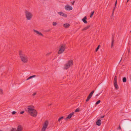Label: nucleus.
Segmentation results:
<instances>
[{"instance_id":"10","label":"nucleus","mask_w":131,"mask_h":131,"mask_svg":"<svg viewBox=\"0 0 131 131\" xmlns=\"http://www.w3.org/2000/svg\"><path fill=\"white\" fill-rule=\"evenodd\" d=\"M65 9L67 10H70L72 9V7L70 6L67 5L65 6Z\"/></svg>"},{"instance_id":"24","label":"nucleus","mask_w":131,"mask_h":131,"mask_svg":"<svg viewBox=\"0 0 131 131\" xmlns=\"http://www.w3.org/2000/svg\"><path fill=\"white\" fill-rule=\"evenodd\" d=\"M100 47V45H99L96 48V50H95V51L97 52L98 49H99V47Z\"/></svg>"},{"instance_id":"46","label":"nucleus","mask_w":131,"mask_h":131,"mask_svg":"<svg viewBox=\"0 0 131 131\" xmlns=\"http://www.w3.org/2000/svg\"><path fill=\"white\" fill-rule=\"evenodd\" d=\"M0 131H2V130H0Z\"/></svg>"},{"instance_id":"21","label":"nucleus","mask_w":131,"mask_h":131,"mask_svg":"<svg viewBox=\"0 0 131 131\" xmlns=\"http://www.w3.org/2000/svg\"><path fill=\"white\" fill-rule=\"evenodd\" d=\"M94 11H93V12H92L91 14L90 15V18L94 14Z\"/></svg>"},{"instance_id":"6","label":"nucleus","mask_w":131,"mask_h":131,"mask_svg":"<svg viewBox=\"0 0 131 131\" xmlns=\"http://www.w3.org/2000/svg\"><path fill=\"white\" fill-rule=\"evenodd\" d=\"M21 60V61L24 63H27L28 61V59L27 57L25 56H23L20 57Z\"/></svg>"},{"instance_id":"4","label":"nucleus","mask_w":131,"mask_h":131,"mask_svg":"<svg viewBox=\"0 0 131 131\" xmlns=\"http://www.w3.org/2000/svg\"><path fill=\"white\" fill-rule=\"evenodd\" d=\"M66 48L65 45L62 44L60 46V47L59 51L58 52V54H60L62 53L65 50Z\"/></svg>"},{"instance_id":"33","label":"nucleus","mask_w":131,"mask_h":131,"mask_svg":"<svg viewBox=\"0 0 131 131\" xmlns=\"http://www.w3.org/2000/svg\"><path fill=\"white\" fill-rule=\"evenodd\" d=\"M117 3V1L116 0V2H115V7H116V5Z\"/></svg>"},{"instance_id":"16","label":"nucleus","mask_w":131,"mask_h":131,"mask_svg":"<svg viewBox=\"0 0 131 131\" xmlns=\"http://www.w3.org/2000/svg\"><path fill=\"white\" fill-rule=\"evenodd\" d=\"M90 25H89L86 27H84L83 29H82V30L84 31L88 29L90 27Z\"/></svg>"},{"instance_id":"28","label":"nucleus","mask_w":131,"mask_h":131,"mask_svg":"<svg viewBox=\"0 0 131 131\" xmlns=\"http://www.w3.org/2000/svg\"><path fill=\"white\" fill-rule=\"evenodd\" d=\"M79 108H77L76 109V110L75 111V112H79Z\"/></svg>"},{"instance_id":"29","label":"nucleus","mask_w":131,"mask_h":131,"mask_svg":"<svg viewBox=\"0 0 131 131\" xmlns=\"http://www.w3.org/2000/svg\"><path fill=\"white\" fill-rule=\"evenodd\" d=\"M16 112L15 111H13L12 112V114L13 115H14L15 114H16Z\"/></svg>"},{"instance_id":"26","label":"nucleus","mask_w":131,"mask_h":131,"mask_svg":"<svg viewBox=\"0 0 131 131\" xmlns=\"http://www.w3.org/2000/svg\"><path fill=\"white\" fill-rule=\"evenodd\" d=\"M57 24V23H56V22H53L52 24L53 26H56V25Z\"/></svg>"},{"instance_id":"23","label":"nucleus","mask_w":131,"mask_h":131,"mask_svg":"<svg viewBox=\"0 0 131 131\" xmlns=\"http://www.w3.org/2000/svg\"><path fill=\"white\" fill-rule=\"evenodd\" d=\"M33 30L34 32L36 33L37 34H38V32H39L35 29H33Z\"/></svg>"},{"instance_id":"17","label":"nucleus","mask_w":131,"mask_h":131,"mask_svg":"<svg viewBox=\"0 0 131 131\" xmlns=\"http://www.w3.org/2000/svg\"><path fill=\"white\" fill-rule=\"evenodd\" d=\"M19 55L20 56V58L21 56H25L24 54L23 53L22 51H19Z\"/></svg>"},{"instance_id":"18","label":"nucleus","mask_w":131,"mask_h":131,"mask_svg":"<svg viewBox=\"0 0 131 131\" xmlns=\"http://www.w3.org/2000/svg\"><path fill=\"white\" fill-rule=\"evenodd\" d=\"M114 38L113 36L112 37V44H111V47H112L113 44L114 43Z\"/></svg>"},{"instance_id":"27","label":"nucleus","mask_w":131,"mask_h":131,"mask_svg":"<svg viewBox=\"0 0 131 131\" xmlns=\"http://www.w3.org/2000/svg\"><path fill=\"white\" fill-rule=\"evenodd\" d=\"M63 118V116L59 118L58 119V121L59 122Z\"/></svg>"},{"instance_id":"8","label":"nucleus","mask_w":131,"mask_h":131,"mask_svg":"<svg viewBox=\"0 0 131 131\" xmlns=\"http://www.w3.org/2000/svg\"><path fill=\"white\" fill-rule=\"evenodd\" d=\"M114 85L115 88L117 90L118 89V87L117 82V77L115 76L114 77Z\"/></svg>"},{"instance_id":"25","label":"nucleus","mask_w":131,"mask_h":131,"mask_svg":"<svg viewBox=\"0 0 131 131\" xmlns=\"http://www.w3.org/2000/svg\"><path fill=\"white\" fill-rule=\"evenodd\" d=\"M101 102V101L100 100L98 101H97L95 103V105H97L99 103Z\"/></svg>"},{"instance_id":"20","label":"nucleus","mask_w":131,"mask_h":131,"mask_svg":"<svg viewBox=\"0 0 131 131\" xmlns=\"http://www.w3.org/2000/svg\"><path fill=\"white\" fill-rule=\"evenodd\" d=\"M37 35H38L39 36H41L42 37L43 36V35L41 32H38Z\"/></svg>"},{"instance_id":"42","label":"nucleus","mask_w":131,"mask_h":131,"mask_svg":"<svg viewBox=\"0 0 131 131\" xmlns=\"http://www.w3.org/2000/svg\"><path fill=\"white\" fill-rule=\"evenodd\" d=\"M129 0H127V1L126 2V3H127Z\"/></svg>"},{"instance_id":"36","label":"nucleus","mask_w":131,"mask_h":131,"mask_svg":"<svg viewBox=\"0 0 131 131\" xmlns=\"http://www.w3.org/2000/svg\"><path fill=\"white\" fill-rule=\"evenodd\" d=\"M115 8H116V7H114V8L113 9V12H114V10Z\"/></svg>"},{"instance_id":"9","label":"nucleus","mask_w":131,"mask_h":131,"mask_svg":"<svg viewBox=\"0 0 131 131\" xmlns=\"http://www.w3.org/2000/svg\"><path fill=\"white\" fill-rule=\"evenodd\" d=\"M94 92V91H92L89 94V95L87 97V99L86 100V102H87L88 101H89L90 99V98L92 97L93 94V93Z\"/></svg>"},{"instance_id":"22","label":"nucleus","mask_w":131,"mask_h":131,"mask_svg":"<svg viewBox=\"0 0 131 131\" xmlns=\"http://www.w3.org/2000/svg\"><path fill=\"white\" fill-rule=\"evenodd\" d=\"M36 77V75H32V76H30L29 77V79L32 78H34V77Z\"/></svg>"},{"instance_id":"34","label":"nucleus","mask_w":131,"mask_h":131,"mask_svg":"<svg viewBox=\"0 0 131 131\" xmlns=\"http://www.w3.org/2000/svg\"><path fill=\"white\" fill-rule=\"evenodd\" d=\"M24 111H22L21 112H20V114H23V113H24Z\"/></svg>"},{"instance_id":"37","label":"nucleus","mask_w":131,"mask_h":131,"mask_svg":"<svg viewBox=\"0 0 131 131\" xmlns=\"http://www.w3.org/2000/svg\"><path fill=\"white\" fill-rule=\"evenodd\" d=\"M115 8H116V7H114V8L113 9V12H114V10Z\"/></svg>"},{"instance_id":"1","label":"nucleus","mask_w":131,"mask_h":131,"mask_svg":"<svg viewBox=\"0 0 131 131\" xmlns=\"http://www.w3.org/2000/svg\"><path fill=\"white\" fill-rule=\"evenodd\" d=\"M34 108L33 106H28L27 108L28 112L32 116L36 117L37 116V113L36 111L34 109Z\"/></svg>"},{"instance_id":"15","label":"nucleus","mask_w":131,"mask_h":131,"mask_svg":"<svg viewBox=\"0 0 131 131\" xmlns=\"http://www.w3.org/2000/svg\"><path fill=\"white\" fill-rule=\"evenodd\" d=\"M69 24L68 23H66L63 24V26L64 27L66 28H68L70 26Z\"/></svg>"},{"instance_id":"5","label":"nucleus","mask_w":131,"mask_h":131,"mask_svg":"<svg viewBox=\"0 0 131 131\" xmlns=\"http://www.w3.org/2000/svg\"><path fill=\"white\" fill-rule=\"evenodd\" d=\"M48 121H46L43 124V127L41 129V131H45L46 128L47 127V126L48 125Z\"/></svg>"},{"instance_id":"14","label":"nucleus","mask_w":131,"mask_h":131,"mask_svg":"<svg viewBox=\"0 0 131 131\" xmlns=\"http://www.w3.org/2000/svg\"><path fill=\"white\" fill-rule=\"evenodd\" d=\"M87 19L86 17L85 16L82 19V20L83 22L85 24H86L87 23V21L86 20Z\"/></svg>"},{"instance_id":"32","label":"nucleus","mask_w":131,"mask_h":131,"mask_svg":"<svg viewBox=\"0 0 131 131\" xmlns=\"http://www.w3.org/2000/svg\"><path fill=\"white\" fill-rule=\"evenodd\" d=\"M36 93H37L36 92L32 94V96H35L36 95Z\"/></svg>"},{"instance_id":"40","label":"nucleus","mask_w":131,"mask_h":131,"mask_svg":"<svg viewBox=\"0 0 131 131\" xmlns=\"http://www.w3.org/2000/svg\"><path fill=\"white\" fill-rule=\"evenodd\" d=\"M114 12H113L112 13V16H113V15H114Z\"/></svg>"},{"instance_id":"13","label":"nucleus","mask_w":131,"mask_h":131,"mask_svg":"<svg viewBox=\"0 0 131 131\" xmlns=\"http://www.w3.org/2000/svg\"><path fill=\"white\" fill-rule=\"evenodd\" d=\"M96 124L98 126H100L101 125V120L99 119L96 122Z\"/></svg>"},{"instance_id":"12","label":"nucleus","mask_w":131,"mask_h":131,"mask_svg":"<svg viewBox=\"0 0 131 131\" xmlns=\"http://www.w3.org/2000/svg\"><path fill=\"white\" fill-rule=\"evenodd\" d=\"M58 14L60 15L66 17H67V15L65 14H64V13H63L62 12H58Z\"/></svg>"},{"instance_id":"2","label":"nucleus","mask_w":131,"mask_h":131,"mask_svg":"<svg viewBox=\"0 0 131 131\" xmlns=\"http://www.w3.org/2000/svg\"><path fill=\"white\" fill-rule=\"evenodd\" d=\"M25 16L27 19L28 20H30L33 16L32 13L26 10L25 11Z\"/></svg>"},{"instance_id":"45","label":"nucleus","mask_w":131,"mask_h":131,"mask_svg":"<svg viewBox=\"0 0 131 131\" xmlns=\"http://www.w3.org/2000/svg\"><path fill=\"white\" fill-rule=\"evenodd\" d=\"M50 124H52V123H50Z\"/></svg>"},{"instance_id":"35","label":"nucleus","mask_w":131,"mask_h":131,"mask_svg":"<svg viewBox=\"0 0 131 131\" xmlns=\"http://www.w3.org/2000/svg\"><path fill=\"white\" fill-rule=\"evenodd\" d=\"M105 116L104 115H103V116H102L101 117V118H103Z\"/></svg>"},{"instance_id":"31","label":"nucleus","mask_w":131,"mask_h":131,"mask_svg":"<svg viewBox=\"0 0 131 131\" xmlns=\"http://www.w3.org/2000/svg\"><path fill=\"white\" fill-rule=\"evenodd\" d=\"M2 90L0 89V93L1 94H2Z\"/></svg>"},{"instance_id":"39","label":"nucleus","mask_w":131,"mask_h":131,"mask_svg":"<svg viewBox=\"0 0 131 131\" xmlns=\"http://www.w3.org/2000/svg\"><path fill=\"white\" fill-rule=\"evenodd\" d=\"M75 1H74L72 3V4L73 5L74 4V3H75Z\"/></svg>"},{"instance_id":"3","label":"nucleus","mask_w":131,"mask_h":131,"mask_svg":"<svg viewBox=\"0 0 131 131\" xmlns=\"http://www.w3.org/2000/svg\"><path fill=\"white\" fill-rule=\"evenodd\" d=\"M73 64V61L72 60L68 61L64 65V69H67L70 68Z\"/></svg>"},{"instance_id":"11","label":"nucleus","mask_w":131,"mask_h":131,"mask_svg":"<svg viewBox=\"0 0 131 131\" xmlns=\"http://www.w3.org/2000/svg\"><path fill=\"white\" fill-rule=\"evenodd\" d=\"M74 113L73 112L70 113L66 118V119H67L70 118L73 115Z\"/></svg>"},{"instance_id":"38","label":"nucleus","mask_w":131,"mask_h":131,"mask_svg":"<svg viewBox=\"0 0 131 131\" xmlns=\"http://www.w3.org/2000/svg\"><path fill=\"white\" fill-rule=\"evenodd\" d=\"M101 93H100L99 94H97L96 95V96H99L100 94L101 93Z\"/></svg>"},{"instance_id":"44","label":"nucleus","mask_w":131,"mask_h":131,"mask_svg":"<svg viewBox=\"0 0 131 131\" xmlns=\"http://www.w3.org/2000/svg\"><path fill=\"white\" fill-rule=\"evenodd\" d=\"M130 77H131V78H130V80L131 81V75H130Z\"/></svg>"},{"instance_id":"43","label":"nucleus","mask_w":131,"mask_h":131,"mask_svg":"<svg viewBox=\"0 0 131 131\" xmlns=\"http://www.w3.org/2000/svg\"><path fill=\"white\" fill-rule=\"evenodd\" d=\"M53 125H51V127H52L53 126Z\"/></svg>"},{"instance_id":"7","label":"nucleus","mask_w":131,"mask_h":131,"mask_svg":"<svg viewBox=\"0 0 131 131\" xmlns=\"http://www.w3.org/2000/svg\"><path fill=\"white\" fill-rule=\"evenodd\" d=\"M22 128L21 126L19 125L17 128V130L16 128H12L11 129V131H22Z\"/></svg>"},{"instance_id":"41","label":"nucleus","mask_w":131,"mask_h":131,"mask_svg":"<svg viewBox=\"0 0 131 131\" xmlns=\"http://www.w3.org/2000/svg\"><path fill=\"white\" fill-rule=\"evenodd\" d=\"M29 78L28 77L27 79L26 80H29Z\"/></svg>"},{"instance_id":"19","label":"nucleus","mask_w":131,"mask_h":131,"mask_svg":"<svg viewBox=\"0 0 131 131\" xmlns=\"http://www.w3.org/2000/svg\"><path fill=\"white\" fill-rule=\"evenodd\" d=\"M126 81V79L125 77H124L123 79V82H125Z\"/></svg>"},{"instance_id":"30","label":"nucleus","mask_w":131,"mask_h":131,"mask_svg":"<svg viewBox=\"0 0 131 131\" xmlns=\"http://www.w3.org/2000/svg\"><path fill=\"white\" fill-rule=\"evenodd\" d=\"M117 129H121L120 125H119L118 127L117 128Z\"/></svg>"}]
</instances>
